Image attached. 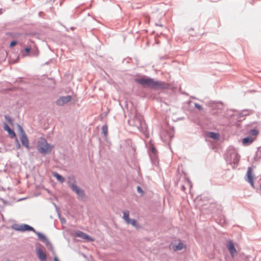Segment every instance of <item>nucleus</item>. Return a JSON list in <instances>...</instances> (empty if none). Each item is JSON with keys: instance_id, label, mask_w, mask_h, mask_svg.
Wrapping results in <instances>:
<instances>
[{"instance_id": "nucleus-34", "label": "nucleus", "mask_w": 261, "mask_h": 261, "mask_svg": "<svg viewBox=\"0 0 261 261\" xmlns=\"http://www.w3.org/2000/svg\"><path fill=\"white\" fill-rule=\"evenodd\" d=\"M24 50L27 53H29L31 50V48L29 47H27L24 48Z\"/></svg>"}, {"instance_id": "nucleus-2", "label": "nucleus", "mask_w": 261, "mask_h": 261, "mask_svg": "<svg viewBox=\"0 0 261 261\" xmlns=\"http://www.w3.org/2000/svg\"><path fill=\"white\" fill-rule=\"evenodd\" d=\"M240 156L236 150L234 149H229L225 154V160L230 164H233L234 166L238 165Z\"/></svg>"}, {"instance_id": "nucleus-19", "label": "nucleus", "mask_w": 261, "mask_h": 261, "mask_svg": "<svg viewBox=\"0 0 261 261\" xmlns=\"http://www.w3.org/2000/svg\"><path fill=\"white\" fill-rule=\"evenodd\" d=\"M185 186H188L189 187L190 189H191V188L192 187V182L189 179H187L186 180V181H185V185H182L181 186V190L182 191L185 190Z\"/></svg>"}, {"instance_id": "nucleus-6", "label": "nucleus", "mask_w": 261, "mask_h": 261, "mask_svg": "<svg viewBox=\"0 0 261 261\" xmlns=\"http://www.w3.org/2000/svg\"><path fill=\"white\" fill-rule=\"evenodd\" d=\"M253 177L254 174L252 172V169L251 167H249L246 174L245 180L250 184L252 187L254 188Z\"/></svg>"}, {"instance_id": "nucleus-33", "label": "nucleus", "mask_w": 261, "mask_h": 261, "mask_svg": "<svg viewBox=\"0 0 261 261\" xmlns=\"http://www.w3.org/2000/svg\"><path fill=\"white\" fill-rule=\"evenodd\" d=\"M137 192L139 193H143V191L142 190L140 186H137Z\"/></svg>"}, {"instance_id": "nucleus-12", "label": "nucleus", "mask_w": 261, "mask_h": 261, "mask_svg": "<svg viewBox=\"0 0 261 261\" xmlns=\"http://www.w3.org/2000/svg\"><path fill=\"white\" fill-rule=\"evenodd\" d=\"M20 140L22 145L24 146L28 149H29V142L27 135H21V136H20Z\"/></svg>"}, {"instance_id": "nucleus-35", "label": "nucleus", "mask_w": 261, "mask_h": 261, "mask_svg": "<svg viewBox=\"0 0 261 261\" xmlns=\"http://www.w3.org/2000/svg\"><path fill=\"white\" fill-rule=\"evenodd\" d=\"M221 225L223 224H225V220L224 218L222 219H221L220 220V222Z\"/></svg>"}, {"instance_id": "nucleus-13", "label": "nucleus", "mask_w": 261, "mask_h": 261, "mask_svg": "<svg viewBox=\"0 0 261 261\" xmlns=\"http://www.w3.org/2000/svg\"><path fill=\"white\" fill-rule=\"evenodd\" d=\"M4 129L8 132L9 136L11 138L13 139L14 138H16V135L14 131L11 129L6 123H4Z\"/></svg>"}, {"instance_id": "nucleus-29", "label": "nucleus", "mask_w": 261, "mask_h": 261, "mask_svg": "<svg viewBox=\"0 0 261 261\" xmlns=\"http://www.w3.org/2000/svg\"><path fill=\"white\" fill-rule=\"evenodd\" d=\"M17 42L16 40L12 41L10 43V47H12L14 46L17 44Z\"/></svg>"}, {"instance_id": "nucleus-20", "label": "nucleus", "mask_w": 261, "mask_h": 261, "mask_svg": "<svg viewBox=\"0 0 261 261\" xmlns=\"http://www.w3.org/2000/svg\"><path fill=\"white\" fill-rule=\"evenodd\" d=\"M129 213L128 211H125L123 212V218L124 219L126 222L128 221L130 219L129 218Z\"/></svg>"}, {"instance_id": "nucleus-17", "label": "nucleus", "mask_w": 261, "mask_h": 261, "mask_svg": "<svg viewBox=\"0 0 261 261\" xmlns=\"http://www.w3.org/2000/svg\"><path fill=\"white\" fill-rule=\"evenodd\" d=\"M253 141V138L250 136H248L243 139L242 143L244 145H248L252 143Z\"/></svg>"}, {"instance_id": "nucleus-25", "label": "nucleus", "mask_w": 261, "mask_h": 261, "mask_svg": "<svg viewBox=\"0 0 261 261\" xmlns=\"http://www.w3.org/2000/svg\"><path fill=\"white\" fill-rule=\"evenodd\" d=\"M85 233H84V232L83 231H78L76 233V237H80L82 239H84V237H85Z\"/></svg>"}, {"instance_id": "nucleus-16", "label": "nucleus", "mask_w": 261, "mask_h": 261, "mask_svg": "<svg viewBox=\"0 0 261 261\" xmlns=\"http://www.w3.org/2000/svg\"><path fill=\"white\" fill-rule=\"evenodd\" d=\"M68 185L71 188L72 185H76L75 178L73 175H70L68 177Z\"/></svg>"}, {"instance_id": "nucleus-26", "label": "nucleus", "mask_w": 261, "mask_h": 261, "mask_svg": "<svg viewBox=\"0 0 261 261\" xmlns=\"http://www.w3.org/2000/svg\"><path fill=\"white\" fill-rule=\"evenodd\" d=\"M194 107L199 111H203L204 108L197 103H194Z\"/></svg>"}, {"instance_id": "nucleus-4", "label": "nucleus", "mask_w": 261, "mask_h": 261, "mask_svg": "<svg viewBox=\"0 0 261 261\" xmlns=\"http://www.w3.org/2000/svg\"><path fill=\"white\" fill-rule=\"evenodd\" d=\"M133 125L139 129H143L145 126V123L143 117L136 114L133 119Z\"/></svg>"}, {"instance_id": "nucleus-8", "label": "nucleus", "mask_w": 261, "mask_h": 261, "mask_svg": "<svg viewBox=\"0 0 261 261\" xmlns=\"http://www.w3.org/2000/svg\"><path fill=\"white\" fill-rule=\"evenodd\" d=\"M71 190L76 193L78 199H82L85 196V192L77 185H72L71 188Z\"/></svg>"}, {"instance_id": "nucleus-10", "label": "nucleus", "mask_w": 261, "mask_h": 261, "mask_svg": "<svg viewBox=\"0 0 261 261\" xmlns=\"http://www.w3.org/2000/svg\"><path fill=\"white\" fill-rule=\"evenodd\" d=\"M252 112L253 111L251 110H248V109L243 110L239 112L238 113V114H237V115H236L237 119H239V121H240V120H241L242 118L249 115L250 114L252 113ZM230 116L231 117V116H236L235 115H230Z\"/></svg>"}, {"instance_id": "nucleus-31", "label": "nucleus", "mask_w": 261, "mask_h": 261, "mask_svg": "<svg viewBox=\"0 0 261 261\" xmlns=\"http://www.w3.org/2000/svg\"><path fill=\"white\" fill-rule=\"evenodd\" d=\"M5 118L9 123H12L13 121L12 119L9 117L8 115H6L5 116Z\"/></svg>"}, {"instance_id": "nucleus-15", "label": "nucleus", "mask_w": 261, "mask_h": 261, "mask_svg": "<svg viewBox=\"0 0 261 261\" xmlns=\"http://www.w3.org/2000/svg\"><path fill=\"white\" fill-rule=\"evenodd\" d=\"M52 175L60 183H63L64 182V181H65L64 177H63L62 175L59 174L58 173H57L56 172H53L52 173Z\"/></svg>"}, {"instance_id": "nucleus-21", "label": "nucleus", "mask_w": 261, "mask_h": 261, "mask_svg": "<svg viewBox=\"0 0 261 261\" xmlns=\"http://www.w3.org/2000/svg\"><path fill=\"white\" fill-rule=\"evenodd\" d=\"M184 247H185V246L184 245L183 243L179 242V243H178L177 245H176L175 246L174 249V250H176V251L181 250L184 248Z\"/></svg>"}, {"instance_id": "nucleus-38", "label": "nucleus", "mask_w": 261, "mask_h": 261, "mask_svg": "<svg viewBox=\"0 0 261 261\" xmlns=\"http://www.w3.org/2000/svg\"><path fill=\"white\" fill-rule=\"evenodd\" d=\"M54 261H59L57 256L54 257Z\"/></svg>"}, {"instance_id": "nucleus-22", "label": "nucleus", "mask_w": 261, "mask_h": 261, "mask_svg": "<svg viewBox=\"0 0 261 261\" xmlns=\"http://www.w3.org/2000/svg\"><path fill=\"white\" fill-rule=\"evenodd\" d=\"M102 133L105 137L107 136L108 135V126L107 125H103L101 127Z\"/></svg>"}, {"instance_id": "nucleus-30", "label": "nucleus", "mask_w": 261, "mask_h": 261, "mask_svg": "<svg viewBox=\"0 0 261 261\" xmlns=\"http://www.w3.org/2000/svg\"><path fill=\"white\" fill-rule=\"evenodd\" d=\"M84 239H86L88 241H93V239L91 237H90L89 236L87 235L86 233L85 234Z\"/></svg>"}, {"instance_id": "nucleus-39", "label": "nucleus", "mask_w": 261, "mask_h": 261, "mask_svg": "<svg viewBox=\"0 0 261 261\" xmlns=\"http://www.w3.org/2000/svg\"><path fill=\"white\" fill-rule=\"evenodd\" d=\"M61 222L62 223L63 222H65V219L64 218H63V219H61Z\"/></svg>"}, {"instance_id": "nucleus-32", "label": "nucleus", "mask_w": 261, "mask_h": 261, "mask_svg": "<svg viewBox=\"0 0 261 261\" xmlns=\"http://www.w3.org/2000/svg\"><path fill=\"white\" fill-rule=\"evenodd\" d=\"M251 134L254 136H256L258 134L257 130L255 129H251Z\"/></svg>"}, {"instance_id": "nucleus-1", "label": "nucleus", "mask_w": 261, "mask_h": 261, "mask_svg": "<svg viewBox=\"0 0 261 261\" xmlns=\"http://www.w3.org/2000/svg\"><path fill=\"white\" fill-rule=\"evenodd\" d=\"M135 81L144 87H148L154 90L165 89L168 88V84L165 82L155 81L151 77L136 79Z\"/></svg>"}, {"instance_id": "nucleus-27", "label": "nucleus", "mask_w": 261, "mask_h": 261, "mask_svg": "<svg viewBox=\"0 0 261 261\" xmlns=\"http://www.w3.org/2000/svg\"><path fill=\"white\" fill-rule=\"evenodd\" d=\"M15 143L16 148L17 149H19L20 148V144L17 138H15Z\"/></svg>"}, {"instance_id": "nucleus-9", "label": "nucleus", "mask_w": 261, "mask_h": 261, "mask_svg": "<svg viewBox=\"0 0 261 261\" xmlns=\"http://www.w3.org/2000/svg\"><path fill=\"white\" fill-rule=\"evenodd\" d=\"M34 233L37 235L38 239L41 240L42 242L44 243L47 247L50 246L51 248H53V246L51 243L45 235H44L41 232L37 231L36 230V232H34Z\"/></svg>"}, {"instance_id": "nucleus-28", "label": "nucleus", "mask_w": 261, "mask_h": 261, "mask_svg": "<svg viewBox=\"0 0 261 261\" xmlns=\"http://www.w3.org/2000/svg\"><path fill=\"white\" fill-rule=\"evenodd\" d=\"M244 261H254L253 257L251 256H247Z\"/></svg>"}, {"instance_id": "nucleus-7", "label": "nucleus", "mask_w": 261, "mask_h": 261, "mask_svg": "<svg viewBox=\"0 0 261 261\" xmlns=\"http://www.w3.org/2000/svg\"><path fill=\"white\" fill-rule=\"evenodd\" d=\"M71 100L70 95H66L65 96H60L56 101V103L58 106H62L67 103Z\"/></svg>"}, {"instance_id": "nucleus-41", "label": "nucleus", "mask_w": 261, "mask_h": 261, "mask_svg": "<svg viewBox=\"0 0 261 261\" xmlns=\"http://www.w3.org/2000/svg\"><path fill=\"white\" fill-rule=\"evenodd\" d=\"M41 12H39V15H41Z\"/></svg>"}, {"instance_id": "nucleus-11", "label": "nucleus", "mask_w": 261, "mask_h": 261, "mask_svg": "<svg viewBox=\"0 0 261 261\" xmlns=\"http://www.w3.org/2000/svg\"><path fill=\"white\" fill-rule=\"evenodd\" d=\"M36 251L38 257L40 261H46V255L41 248H37Z\"/></svg>"}, {"instance_id": "nucleus-37", "label": "nucleus", "mask_w": 261, "mask_h": 261, "mask_svg": "<svg viewBox=\"0 0 261 261\" xmlns=\"http://www.w3.org/2000/svg\"><path fill=\"white\" fill-rule=\"evenodd\" d=\"M151 150H152V151L153 153H156V149L155 148L152 147Z\"/></svg>"}, {"instance_id": "nucleus-3", "label": "nucleus", "mask_w": 261, "mask_h": 261, "mask_svg": "<svg viewBox=\"0 0 261 261\" xmlns=\"http://www.w3.org/2000/svg\"><path fill=\"white\" fill-rule=\"evenodd\" d=\"M53 148L50 144H48L45 140L39 142L38 150L42 153L47 154L51 152Z\"/></svg>"}, {"instance_id": "nucleus-5", "label": "nucleus", "mask_w": 261, "mask_h": 261, "mask_svg": "<svg viewBox=\"0 0 261 261\" xmlns=\"http://www.w3.org/2000/svg\"><path fill=\"white\" fill-rule=\"evenodd\" d=\"M12 228L16 230L22 232L26 231H32L34 232H36V230L33 227L26 224H21L20 225L15 224L13 225Z\"/></svg>"}, {"instance_id": "nucleus-42", "label": "nucleus", "mask_w": 261, "mask_h": 261, "mask_svg": "<svg viewBox=\"0 0 261 261\" xmlns=\"http://www.w3.org/2000/svg\"><path fill=\"white\" fill-rule=\"evenodd\" d=\"M260 190L261 191V184L260 185Z\"/></svg>"}, {"instance_id": "nucleus-36", "label": "nucleus", "mask_w": 261, "mask_h": 261, "mask_svg": "<svg viewBox=\"0 0 261 261\" xmlns=\"http://www.w3.org/2000/svg\"><path fill=\"white\" fill-rule=\"evenodd\" d=\"M5 11V9H0V15L2 14Z\"/></svg>"}, {"instance_id": "nucleus-40", "label": "nucleus", "mask_w": 261, "mask_h": 261, "mask_svg": "<svg viewBox=\"0 0 261 261\" xmlns=\"http://www.w3.org/2000/svg\"><path fill=\"white\" fill-rule=\"evenodd\" d=\"M61 222L62 223L63 222H65V219L64 218H63V219H61Z\"/></svg>"}, {"instance_id": "nucleus-14", "label": "nucleus", "mask_w": 261, "mask_h": 261, "mask_svg": "<svg viewBox=\"0 0 261 261\" xmlns=\"http://www.w3.org/2000/svg\"><path fill=\"white\" fill-rule=\"evenodd\" d=\"M228 249L229 250L230 255H231L232 257H233L234 254L236 253L237 251L233 242L231 241L228 242Z\"/></svg>"}, {"instance_id": "nucleus-24", "label": "nucleus", "mask_w": 261, "mask_h": 261, "mask_svg": "<svg viewBox=\"0 0 261 261\" xmlns=\"http://www.w3.org/2000/svg\"><path fill=\"white\" fill-rule=\"evenodd\" d=\"M126 223L128 224H131L135 227H136L137 224L136 221L135 219H130L129 220L126 222Z\"/></svg>"}, {"instance_id": "nucleus-23", "label": "nucleus", "mask_w": 261, "mask_h": 261, "mask_svg": "<svg viewBox=\"0 0 261 261\" xmlns=\"http://www.w3.org/2000/svg\"><path fill=\"white\" fill-rule=\"evenodd\" d=\"M17 127H18V130L20 136H21V135H25L26 134L21 125H20L19 124H18Z\"/></svg>"}, {"instance_id": "nucleus-18", "label": "nucleus", "mask_w": 261, "mask_h": 261, "mask_svg": "<svg viewBox=\"0 0 261 261\" xmlns=\"http://www.w3.org/2000/svg\"><path fill=\"white\" fill-rule=\"evenodd\" d=\"M208 136L214 140H217L219 138V134L215 132H209Z\"/></svg>"}]
</instances>
